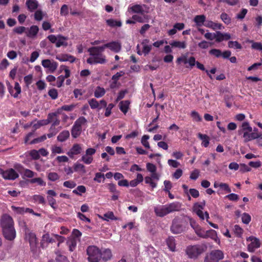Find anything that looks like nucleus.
Masks as SVG:
<instances>
[{
	"mask_svg": "<svg viewBox=\"0 0 262 262\" xmlns=\"http://www.w3.org/2000/svg\"><path fill=\"white\" fill-rule=\"evenodd\" d=\"M107 187L110 192L113 193H120V191L116 189V186L113 183H108L107 184Z\"/></svg>",
	"mask_w": 262,
	"mask_h": 262,
	"instance_id": "nucleus-54",
	"label": "nucleus"
},
{
	"mask_svg": "<svg viewBox=\"0 0 262 262\" xmlns=\"http://www.w3.org/2000/svg\"><path fill=\"white\" fill-rule=\"evenodd\" d=\"M69 13L68 6L64 4L62 5L60 9V14L62 16H66Z\"/></svg>",
	"mask_w": 262,
	"mask_h": 262,
	"instance_id": "nucleus-63",
	"label": "nucleus"
},
{
	"mask_svg": "<svg viewBox=\"0 0 262 262\" xmlns=\"http://www.w3.org/2000/svg\"><path fill=\"white\" fill-rule=\"evenodd\" d=\"M81 131L82 128H80L73 125L71 129V135L72 137L74 138H77L80 135Z\"/></svg>",
	"mask_w": 262,
	"mask_h": 262,
	"instance_id": "nucleus-27",
	"label": "nucleus"
},
{
	"mask_svg": "<svg viewBox=\"0 0 262 262\" xmlns=\"http://www.w3.org/2000/svg\"><path fill=\"white\" fill-rule=\"evenodd\" d=\"M166 243L169 249L171 251H174L176 250L175 239L173 237H169L166 239Z\"/></svg>",
	"mask_w": 262,
	"mask_h": 262,
	"instance_id": "nucleus-32",
	"label": "nucleus"
},
{
	"mask_svg": "<svg viewBox=\"0 0 262 262\" xmlns=\"http://www.w3.org/2000/svg\"><path fill=\"white\" fill-rule=\"evenodd\" d=\"M105 91L103 88L97 86L94 92V96L96 98H100L104 95Z\"/></svg>",
	"mask_w": 262,
	"mask_h": 262,
	"instance_id": "nucleus-37",
	"label": "nucleus"
},
{
	"mask_svg": "<svg viewBox=\"0 0 262 262\" xmlns=\"http://www.w3.org/2000/svg\"><path fill=\"white\" fill-rule=\"evenodd\" d=\"M19 174L13 168L5 170L3 178L5 180H14L18 178Z\"/></svg>",
	"mask_w": 262,
	"mask_h": 262,
	"instance_id": "nucleus-14",
	"label": "nucleus"
},
{
	"mask_svg": "<svg viewBox=\"0 0 262 262\" xmlns=\"http://www.w3.org/2000/svg\"><path fill=\"white\" fill-rule=\"evenodd\" d=\"M68 40V37L64 36L62 35H58V38L56 42V47L59 48L61 46L67 47L68 46V42L65 41Z\"/></svg>",
	"mask_w": 262,
	"mask_h": 262,
	"instance_id": "nucleus-20",
	"label": "nucleus"
},
{
	"mask_svg": "<svg viewBox=\"0 0 262 262\" xmlns=\"http://www.w3.org/2000/svg\"><path fill=\"white\" fill-rule=\"evenodd\" d=\"M164 191L165 192H169L172 188V184L170 181L165 180L164 182Z\"/></svg>",
	"mask_w": 262,
	"mask_h": 262,
	"instance_id": "nucleus-64",
	"label": "nucleus"
},
{
	"mask_svg": "<svg viewBox=\"0 0 262 262\" xmlns=\"http://www.w3.org/2000/svg\"><path fill=\"white\" fill-rule=\"evenodd\" d=\"M56 58L61 62L69 61L71 63L74 62L76 58L73 55L68 54H61L56 56Z\"/></svg>",
	"mask_w": 262,
	"mask_h": 262,
	"instance_id": "nucleus-15",
	"label": "nucleus"
},
{
	"mask_svg": "<svg viewBox=\"0 0 262 262\" xmlns=\"http://www.w3.org/2000/svg\"><path fill=\"white\" fill-rule=\"evenodd\" d=\"M43 242H46L48 243H52L55 242V239L50 237V235L48 233L45 234L42 236V242L41 243V247L43 248L44 245Z\"/></svg>",
	"mask_w": 262,
	"mask_h": 262,
	"instance_id": "nucleus-36",
	"label": "nucleus"
},
{
	"mask_svg": "<svg viewBox=\"0 0 262 262\" xmlns=\"http://www.w3.org/2000/svg\"><path fill=\"white\" fill-rule=\"evenodd\" d=\"M70 137V132L67 130L62 131L57 136V140L59 142H63L67 140Z\"/></svg>",
	"mask_w": 262,
	"mask_h": 262,
	"instance_id": "nucleus-23",
	"label": "nucleus"
},
{
	"mask_svg": "<svg viewBox=\"0 0 262 262\" xmlns=\"http://www.w3.org/2000/svg\"><path fill=\"white\" fill-rule=\"evenodd\" d=\"M198 138L202 141V146L207 147L208 146L209 144V137L205 134H202L201 133H199L198 134Z\"/></svg>",
	"mask_w": 262,
	"mask_h": 262,
	"instance_id": "nucleus-24",
	"label": "nucleus"
},
{
	"mask_svg": "<svg viewBox=\"0 0 262 262\" xmlns=\"http://www.w3.org/2000/svg\"><path fill=\"white\" fill-rule=\"evenodd\" d=\"M87 122V120L85 117L81 116L79 117L74 122V125L82 128V125L85 124Z\"/></svg>",
	"mask_w": 262,
	"mask_h": 262,
	"instance_id": "nucleus-39",
	"label": "nucleus"
},
{
	"mask_svg": "<svg viewBox=\"0 0 262 262\" xmlns=\"http://www.w3.org/2000/svg\"><path fill=\"white\" fill-rule=\"evenodd\" d=\"M74 169L75 171L80 170L83 172H85V166L83 164L80 163H75L74 165Z\"/></svg>",
	"mask_w": 262,
	"mask_h": 262,
	"instance_id": "nucleus-59",
	"label": "nucleus"
},
{
	"mask_svg": "<svg viewBox=\"0 0 262 262\" xmlns=\"http://www.w3.org/2000/svg\"><path fill=\"white\" fill-rule=\"evenodd\" d=\"M204 251L203 246L196 245L188 246L186 249V254L190 258H195Z\"/></svg>",
	"mask_w": 262,
	"mask_h": 262,
	"instance_id": "nucleus-4",
	"label": "nucleus"
},
{
	"mask_svg": "<svg viewBox=\"0 0 262 262\" xmlns=\"http://www.w3.org/2000/svg\"><path fill=\"white\" fill-rule=\"evenodd\" d=\"M11 208L12 209V211L15 213H25V212L30 213H34L32 209L28 208L26 209V211H25L24 208L21 207H16L14 206H12Z\"/></svg>",
	"mask_w": 262,
	"mask_h": 262,
	"instance_id": "nucleus-35",
	"label": "nucleus"
},
{
	"mask_svg": "<svg viewBox=\"0 0 262 262\" xmlns=\"http://www.w3.org/2000/svg\"><path fill=\"white\" fill-rule=\"evenodd\" d=\"M251 216L249 214H242V221L244 224H248L251 221Z\"/></svg>",
	"mask_w": 262,
	"mask_h": 262,
	"instance_id": "nucleus-62",
	"label": "nucleus"
},
{
	"mask_svg": "<svg viewBox=\"0 0 262 262\" xmlns=\"http://www.w3.org/2000/svg\"><path fill=\"white\" fill-rule=\"evenodd\" d=\"M1 226L2 229L14 227V222L11 216L8 214H4L1 220Z\"/></svg>",
	"mask_w": 262,
	"mask_h": 262,
	"instance_id": "nucleus-8",
	"label": "nucleus"
},
{
	"mask_svg": "<svg viewBox=\"0 0 262 262\" xmlns=\"http://www.w3.org/2000/svg\"><path fill=\"white\" fill-rule=\"evenodd\" d=\"M234 232L236 236L238 237H241L243 233V230L238 225H235L233 228Z\"/></svg>",
	"mask_w": 262,
	"mask_h": 262,
	"instance_id": "nucleus-45",
	"label": "nucleus"
},
{
	"mask_svg": "<svg viewBox=\"0 0 262 262\" xmlns=\"http://www.w3.org/2000/svg\"><path fill=\"white\" fill-rule=\"evenodd\" d=\"M260 241L258 238H254L253 241L248 245V250L249 252H253L255 251L256 248H258L260 247Z\"/></svg>",
	"mask_w": 262,
	"mask_h": 262,
	"instance_id": "nucleus-21",
	"label": "nucleus"
},
{
	"mask_svg": "<svg viewBox=\"0 0 262 262\" xmlns=\"http://www.w3.org/2000/svg\"><path fill=\"white\" fill-rule=\"evenodd\" d=\"M96 149L94 148H89L85 151V154L82 156L81 161L85 164H90L93 161V155L96 153Z\"/></svg>",
	"mask_w": 262,
	"mask_h": 262,
	"instance_id": "nucleus-9",
	"label": "nucleus"
},
{
	"mask_svg": "<svg viewBox=\"0 0 262 262\" xmlns=\"http://www.w3.org/2000/svg\"><path fill=\"white\" fill-rule=\"evenodd\" d=\"M14 90H15L16 92L14 94H12L11 88H9V91L10 93L12 95L14 98H17L18 97V94H19L21 92V87L19 85V84L16 82L15 83L14 85Z\"/></svg>",
	"mask_w": 262,
	"mask_h": 262,
	"instance_id": "nucleus-34",
	"label": "nucleus"
},
{
	"mask_svg": "<svg viewBox=\"0 0 262 262\" xmlns=\"http://www.w3.org/2000/svg\"><path fill=\"white\" fill-rule=\"evenodd\" d=\"M101 258L105 261L110 259L112 257V252L108 249H105L103 252L101 251Z\"/></svg>",
	"mask_w": 262,
	"mask_h": 262,
	"instance_id": "nucleus-29",
	"label": "nucleus"
},
{
	"mask_svg": "<svg viewBox=\"0 0 262 262\" xmlns=\"http://www.w3.org/2000/svg\"><path fill=\"white\" fill-rule=\"evenodd\" d=\"M89 104L92 109H96L98 108V110L101 109V107H99V103L98 101L92 98L89 100Z\"/></svg>",
	"mask_w": 262,
	"mask_h": 262,
	"instance_id": "nucleus-40",
	"label": "nucleus"
},
{
	"mask_svg": "<svg viewBox=\"0 0 262 262\" xmlns=\"http://www.w3.org/2000/svg\"><path fill=\"white\" fill-rule=\"evenodd\" d=\"M228 47L230 48H235L237 49H241L242 45L236 41H229L228 42Z\"/></svg>",
	"mask_w": 262,
	"mask_h": 262,
	"instance_id": "nucleus-46",
	"label": "nucleus"
},
{
	"mask_svg": "<svg viewBox=\"0 0 262 262\" xmlns=\"http://www.w3.org/2000/svg\"><path fill=\"white\" fill-rule=\"evenodd\" d=\"M125 74L124 72L123 71H120L119 72H117L116 74L112 76V79L114 81L113 83L115 84H116L117 81L119 79V78L124 75Z\"/></svg>",
	"mask_w": 262,
	"mask_h": 262,
	"instance_id": "nucleus-51",
	"label": "nucleus"
},
{
	"mask_svg": "<svg viewBox=\"0 0 262 262\" xmlns=\"http://www.w3.org/2000/svg\"><path fill=\"white\" fill-rule=\"evenodd\" d=\"M224 258V253L220 250H212L205 258L204 262H218Z\"/></svg>",
	"mask_w": 262,
	"mask_h": 262,
	"instance_id": "nucleus-6",
	"label": "nucleus"
},
{
	"mask_svg": "<svg viewBox=\"0 0 262 262\" xmlns=\"http://www.w3.org/2000/svg\"><path fill=\"white\" fill-rule=\"evenodd\" d=\"M195 233L199 236L202 238H207V231H205L203 230L201 227L200 226L199 228H196L194 230Z\"/></svg>",
	"mask_w": 262,
	"mask_h": 262,
	"instance_id": "nucleus-42",
	"label": "nucleus"
},
{
	"mask_svg": "<svg viewBox=\"0 0 262 262\" xmlns=\"http://www.w3.org/2000/svg\"><path fill=\"white\" fill-rule=\"evenodd\" d=\"M130 10L134 13H142L143 10L140 5H135L130 8Z\"/></svg>",
	"mask_w": 262,
	"mask_h": 262,
	"instance_id": "nucleus-43",
	"label": "nucleus"
},
{
	"mask_svg": "<svg viewBox=\"0 0 262 262\" xmlns=\"http://www.w3.org/2000/svg\"><path fill=\"white\" fill-rule=\"evenodd\" d=\"M99 218L102 219L104 221L111 222L118 220V218L114 215V214H98Z\"/></svg>",
	"mask_w": 262,
	"mask_h": 262,
	"instance_id": "nucleus-19",
	"label": "nucleus"
},
{
	"mask_svg": "<svg viewBox=\"0 0 262 262\" xmlns=\"http://www.w3.org/2000/svg\"><path fill=\"white\" fill-rule=\"evenodd\" d=\"M48 95L53 100H55L58 97L57 91L55 89H52L48 92Z\"/></svg>",
	"mask_w": 262,
	"mask_h": 262,
	"instance_id": "nucleus-58",
	"label": "nucleus"
},
{
	"mask_svg": "<svg viewBox=\"0 0 262 262\" xmlns=\"http://www.w3.org/2000/svg\"><path fill=\"white\" fill-rule=\"evenodd\" d=\"M209 53L211 55H213L215 57L219 58L222 56L225 59L229 58L231 55V52L229 50H226L222 52L221 50L217 49H212L210 50L209 51Z\"/></svg>",
	"mask_w": 262,
	"mask_h": 262,
	"instance_id": "nucleus-10",
	"label": "nucleus"
},
{
	"mask_svg": "<svg viewBox=\"0 0 262 262\" xmlns=\"http://www.w3.org/2000/svg\"><path fill=\"white\" fill-rule=\"evenodd\" d=\"M183 219L185 220V222H189L190 225L191 227L194 229L195 230L196 228H199L200 226L198 224V223L195 222L194 220L192 219L191 217L188 216H184Z\"/></svg>",
	"mask_w": 262,
	"mask_h": 262,
	"instance_id": "nucleus-26",
	"label": "nucleus"
},
{
	"mask_svg": "<svg viewBox=\"0 0 262 262\" xmlns=\"http://www.w3.org/2000/svg\"><path fill=\"white\" fill-rule=\"evenodd\" d=\"M252 132V127L250 126L248 122L245 121L242 123L240 129L238 130V133L239 135L243 134L244 142L246 143L257 139L256 134L255 133H251Z\"/></svg>",
	"mask_w": 262,
	"mask_h": 262,
	"instance_id": "nucleus-2",
	"label": "nucleus"
},
{
	"mask_svg": "<svg viewBox=\"0 0 262 262\" xmlns=\"http://www.w3.org/2000/svg\"><path fill=\"white\" fill-rule=\"evenodd\" d=\"M110 49L115 53H118L121 50V45L118 41H113L101 46H94L89 48L88 52L90 57L86 60L90 64H104L106 62V56L103 54L105 48Z\"/></svg>",
	"mask_w": 262,
	"mask_h": 262,
	"instance_id": "nucleus-1",
	"label": "nucleus"
},
{
	"mask_svg": "<svg viewBox=\"0 0 262 262\" xmlns=\"http://www.w3.org/2000/svg\"><path fill=\"white\" fill-rule=\"evenodd\" d=\"M56 262H69L64 255L56 253Z\"/></svg>",
	"mask_w": 262,
	"mask_h": 262,
	"instance_id": "nucleus-56",
	"label": "nucleus"
},
{
	"mask_svg": "<svg viewBox=\"0 0 262 262\" xmlns=\"http://www.w3.org/2000/svg\"><path fill=\"white\" fill-rule=\"evenodd\" d=\"M43 18V13L41 10H37L34 13V19L37 21H40Z\"/></svg>",
	"mask_w": 262,
	"mask_h": 262,
	"instance_id": "nucleus-60",
	"label": "nucleus"
},
{
	"mask_svg": "<svg viewBox=\"0 0 262 262\" xmlns=\"http://www.w3.org/2000/svg\"><path fill=\"white\" fill-rule=\"evenodd\" d=\"M48 178L51 181H55L59 179V176L56 172H52L49 173L48 175Z\"/></svg>",
	"mask_w": 262,
	"mask_h": 262,
	"instance_id": "nucleus-57",
	"label": "nucleus"
},
{
	"mask_svg": "<svg viewBox=\"0 0 262 262\" xmlns=\"http://www.w3.org/2000/svg\"><path fill=\"white\" fill-rule=\"evenodd\" d=\"M171 231L174 234H179L184 230V228L181 224V222L179 219H174L170 227Z\"/></svg>",
	"mask_w": 262,
	"mask_h": 262,
	"instance_id": "nucleus-12",
	"label": "nucleus"
},
{
	"mask_svg": "<svg viewBox=\"0 0 262 262\" xmlns=\"http://www.w3.org/2000/svg\"><path fill=\"white\" fill-rule=\"evenodd\" d=\"M26 5L30 12H34L38 7L37 0H27Z\"/></svg>",
	"mask_w": 262,
	"mask_h": 262,
	"instance_id": "nucleus-17",
	"label": "nucleus"
},
{
	"mask_svg": "<svg viewBox=\"0 0 262 262\" xmlns=\"http://www.w3.org/2000/svg\"><path fill=\"white\" fill-rule=\"evenodd\" d=\"M75 107V105L73 104L71 105H64L57 110V113L61 114L62 111L68 112L72 111L74 109Z\"/></svg>",
	"mask_w": 262,
	"mask_h": 262,
	"instance_id": "nucleus-28",
	"label": "nucleus"
},
{
	"mask_svg": "<svg viewBox=\"0 0 262 262\" xmlns=\"http://www.w3.org/2000/svg\"><path fill=\"white\" fill-rule=\"evenodd\" d=\"M149 138V136L148 135H145L143 136L141 139V142L142 144L146 148H150V145L148 141V140Z\"/></svg>",
	"mask_w": 262,
	"mask_h": 262,
	"instance_id": "nucleus-44",
	"label": "nucleus"
},
{
	"mask_svg": "<svg viewBox=\"0 0 262 262\" xmlns=\"http://www.w3.org/2000/svg\"><path fill=\"white\" fill-rule=\"evenodd\" d=\"M86 192V188L83 185L78 186L76 189L73 190V193L78 195H81L82 193Z\"/></svg>",
	"mask_w": 262,
	"mask_h": 262,
	"instance_id": "nucleus-41",
	"label": "nucleus"
},
{
	"mask_svg": "<svg viewBox=\"0 0 262 262\" xmlns=\"http://www.w3.org/2000/svg\"><path fill=\"white\" fill-rule=\"evenodd\" d=\"M47 139V136L43 135L38 138H36L32 140L30 142V144H34L44 141Z\"/></svg>",
	"mask_w": 262,
	"mask_h": 262,
	"instance_id": "nucleus-53",
	"label": "nucleus"
},
{
	"mask_svg": "<svg viewBox=\"0 0 262 262\" xmlns=\"http://www.w3.org/2000/svg\"><path fill=\"white\" fill-rule=\"evenodd\" d=\"M182 204L178 202H173L167 205L163 206V210L170 213L171 212H179L181 210Z\"/></svg>",
	"mask_w": 262,
	"mask_h": 262,
	"instance_id": "nucleus-11",
	"label": "nucleus"
},
{
	"mask_svg": "<svg viewBox=\"0 0 262 262\" xmlns=\"http://www.w3.org/2000/svg\"><path fill=\"white\" fill-rule=\"evenodd\" d=\"M206 16L204 15H196L194 18V21L197 26H202L205 21Z\"/></svg>",
	"mask_w": 262,
	"mask_h": 262,
	"instance_id": "nucleus-25",
	"label": "nucleus"
},
{
	"mask_svg": "<svg viewBox=\"0 0 262 262\" xmlns=\"http://www.w3.org/2000/svg\"><path fill=\"white\" fill-rule=\"evenodd\" d=\"M205 26L207 27L211 28L213 30L219 29L221 30L222 29V25L220 23H216L213 22L212 21H208L207 24L205 25Z\"/></svg>",
	"mask_w": 262,
	"mask_h": 262,
	"instance_id": "nucleus-33",
	"label": "nucleus"
},
{
	"mask_svg": "<svg viewBox=\"0 0 262 262\" xmlns=\"http://www.w3.org/2000/svg\"><path fill=\"white\" fill-rule=\"evenodd\" d=\"M106 24L111 27H121L122 23L120 21H117L113 19H108L106 20Z\"/></svg>",
	"mask_w": 262,
	"mask_h": 262,
	"instance_id": "nucleus-38",
	"label": "nucleus"
},
{
	"mask_svg": "<svg viewBox=\"0 0 262 262\" xmlns=\"http://www.w3.org/2000/svg\"><path fill=\"white\" fill-rule=\"evenodd\" d=\"M221 18L225 24L229 25L231 23L230 17L225 12H223L221 14Z\"/></svg>",
	"mask_w": 262,
	"mask_h": 262,
	"instance_id": "nucleus-47",
	"label": "nucleus"
},
{
	"mask_svg": "<svg viewBox=\"0 0 262 262\" xmlns=\"http://www.w3.org/2000/svg\"><path fill=\"white\" fill-rule=\"evenodd\" d=\"M82 150L81 146L79 144H74L70 150L67 152V155L73 158L74 155H77L81 153Z\"/></svg>",
	"mask_w": 262,
	"mask_h": 262,
	"instance_id": "nucleus-16",
	"label": "nucleus"
},
{
	"mask_svg": "<svg viewBox=\"0 0 262 262\" xmlns=\"http://www.w3.org/2000/svg\"><path fill=\"white\" fill-rule=\"evenodd\" d=\"M170 45L172 47L178 48L179 49H185L186 48L185 41H173L170 42Z\"/></svg>",
	"mask_w": 262,
	"mask_h": 262,
	"instance_id": "nucleus-30",
	"label": "nucleus"
},
{
	"mask_svg": "<svg viewBox=\"0 0 262 262\" xmlns=\"http://www.w3.org/2000/svg\"><path fill=\"white\" fill-rule=\"evenodd\" d=\"M33 199L35 202L39 204H45V200L43 196L41 195L35 194L33 196Z\"/></svg>",
	"mask_w": 262,
	"mask_h": 262,
	"instance_id": "nucleus-52",
	"label": "nucleus"
},
{
	"mask_svg": "<svg viewBox=\"0 0 262 262\" xmlns=\"http://www.w3.org/2000/svg\"><path fill=\"white\" fill-rule=\"evenodd\" d=\"M63 185L69 188H73L76 187V184L73 181H67L63 182Z\"/></svg>",
	"mask_w": 262,
	"mask_h": 262,
	"instance_id": "nucleus-61",
	"label": "nucleus"
},
{
	"mask_svg": "<svg viewBox=\"0 0 262 262\" xmlns=\"http://www.w3.org/2000/svg\"><path fill=\"white\" fill-rule=\"evenodd\" d=\"M59 115L57 113V111L54 113H51L48 115L47 119L44 120L45 125H47L50 123H52L51 126L50 130H52L53 127L58 126L60 124V120L58 118V116Z\"/></svg>",
	"mask_w": 262,
	"mask_h": 262,
	"instance_id": "nucleus-7",
	"label": "nucleus"
},
{
	"mask_svg": "<svg viewBox=\"0 0 262 262\" xmlns=\"http://www.w3.org/2000/svg\"><path fill=\"white\" fill-rule=\"evenodd\" d=\"M26 239L30 243L31 251L35 255L39 254V249L37 247V238L34 233L30 232L26 234Z\"/></svg>",
	"mask_w": 262,
	"mask_h": 262,
	"instance_id": "nucleus-5",
	"label": "nucleus"
},
{
	"mask_svg": "<svg viewBox=\"0 0 262 262\" xmlns=\"http://www.w3.org/2000/svg\"><path fill=\"white\" fill-rule=\"evenodd\" d=\"M30 183H32V184L37 183L39 185L43 186H45L46 185V182H44L42 180V179L40 178H36L32 179L30 180Z\"/></svg>",
	"mask_w": 262,
	"mask_h": 262,
	"instance_id": "nucleus-55",
	"label": "nucleus"
},
{
	"mask_svg": "<svg viewBox=\"0 0 262 262\" xmlns=\"http://www.w3.org/2000/svg\"><path fill=\"white\" fill-rule=\"evenodd\" d=\"M205 205V201H203L200 203H196L194 204L193 209L194 213H204L202 211V210L204 209V208ZM204 213H208L207 211H205Z\"/></svg>",
	"mask_w": 262,
	"mask_h": 262,
	"instance_id": "nucleus-18",
	"label": "nucleus"
},
{
	"mask_svg": "<svg viewBox=\"0 0 262 262\" xmlns=\"http://www.w3.org/2000/svg\"><path fill=\"white\" fill-rule=\"evenodd\" d=\"M190 116L193 120L195 121L200 122L202 120V118L201 116L195 111H192Z\"/></svg>",
	"mask_w": 262,
	"mask_h": 262,
	"instance_id": "nucleus-49",
	"label": "nucleus"
},
{
	"mask_svg": "<svg viewBox=\"0 0 262 262\" xmlns=\"http://www.w3.org/2000/svg\"><path fill=\"white\" fill-rule=\"evenodd\" d=\"M86 253L89 262H99L101 259V250L95 246H89Z\"/></svg>",
	"mask_w": 262,
	"mask_h": 262,
	"instance_id": "nucleus-3",
	"label": "nucleus"
},
{
	"mask_svg": "<svg viewBox=\"0 0 262 262\" xmlns=\"http://www.w3.org/2000/svg\"><path fill=\"white\" fill-rule=\"evenodd\" d=\"M129 102L128 100H126L125 101L120 102V110L122 112H123L124 114H126L128 112V110L129 108Z\"/></svg>",
	"mask_w": 262,
	"mask_h": 262,
	"instance_id": "nucleus-31",
	"label": "nucleus"
},
{
	"mask_svg": "<svg viewBox=\"0 0 262 262\" xmlns=\"http://www.w3.org/2000/svg\"><path fill=\"white\" fill-rule=\"evenodd\" d=\"M39 28L38 26L33 25L30 28L28 31L26 32L27 36L30 38H33L37 34Z\"/></svg>",
	"mask_w": 262,
	"mask_h": 262,
	"instance_id": "nucleus-22",
	"label": "nucleus"
},
{
	"mask_svg": "<svg viewBox=\"0 0 262 262\" xmlns=\"http://www.w3.org/2000/svg\"><path fill=\"white\" fill-rule=\"evenodd\" d=\"M3 234L4 237L10 241H13L16 237V231L14 227L2 229Z\"/></svg>",
	"mask_w": 262,
	"mask_h": 262,
	"instance_id": "nucleus-13",
	"label": "nucleus"
},
{
	"mask_svg": "<svg viewBox=\"0 0 262 262\" xmlns=\"http://www.w3.org/2000/svg\"><path fill=\"white\" fill-rule=\"evenodd\" d=\"M145 183L149 184L152 189L156 188L157 186V183L154 182L152 178L147 176L145 178Z\"/></svg>",
	"mask_w": 262,
	"mask_h": 262,
	"instance_id": "nucleus-48",
	"label": "nucleus"
},
{
	"mask_svg": "<svg viewBox=\"0 0 262 262\" xmlns=\"http://www.w3.org/2000/svg\"><path fill=\"white\" fill-rule=\"evenodd\" d=\"M29 155L31 157L32 159L34 160H38L40 158L39 151L36 149L30 150Z\"/></svg>",
	"mask_w": 262,
	"mask_h": 262,
	"instance_id": "nucleus-50",
	"label": "nucleus"
}]
</instances>
